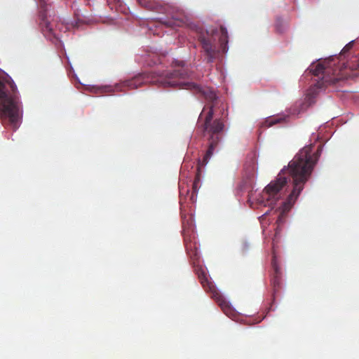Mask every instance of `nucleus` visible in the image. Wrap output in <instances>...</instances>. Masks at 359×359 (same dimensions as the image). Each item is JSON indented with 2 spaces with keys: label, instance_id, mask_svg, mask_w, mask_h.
<instances>
[{
  "label": "nucleus",
  "instance_id": "12",
  "mask_svg": "<svg viewBox=\"0 0 359 359\" xmlns=\"http://www.w3.org/2000/svg\"><path fill=\"white\" fill-rule=\"evenodd\" d=\"M217 302L224 312L226 313L227 311L229 309V306L226 300L222 296H219L217 297Z\"/></svg>",
  "mask_w": 359,
  "mask_h": 359
},
{
  "label": "nucleus",
  "instance_id": "16",
  "mask_svg": "<svg viewBox=\"0 0 359 359\" xmlns=\"http://www.w3.org/2000/svg\"><path fill=\"white\" fill-rule=\"evenodd\" d=\"M278 231H279V230L277 229H276V235H275L276 236H277V235H278Z\"/></svg>",
  "mask_w": 359,
  "mask_h": 359
},
{
  "label": "nucleus",
  "instance_id": "5",
  "mask_svg": "<svg viewBox=\"0 0 359 359\" xmlns=\"http://www.w3.org/2000/svg\"><path fill=\"white\" fill-rule=\"evenodd\" d=\"M217 34V29L211 31L201 30L197 34V39L199 41L202 51L205 55L208 62H212L217 57L220 50L224 53L227 51L228 47V32L224 26H220V36L219 38V47L216 43L215 35Z\"/></svg>",
  "mask_w": 359,
  "mask_h": 359
},
{
  "label": "nucleus",
  "instance_id": "13",
  "mask_svg": "<svg viewBox=\"0 0 359 359\" xmlns=\"http://www.w3.org/2000/svg\"><path fill=\"white\" fill-rule=\"evenodd\" d=\"M285 119V118H272L270 120H266L265 123L267 127H270L273 126L278 123L282 122Z\"/></svg>",
  "mask_w": 359,
  "mask_h": 359
},
{
  "label": "nucleus",
  "instance_id": "11",
  "mask_svg": "<svg viewBox=\"0 0 359 359\" xmlns=\"http://www.w3.org/2000/svg\"><path fill=\"white\" fill-rule=\"evenodd\" d=\"M274 270H275L276 275L273 277L272 283H273V285L274 288H278L280 285V272L278 271V269L275 266H274Z\"/></svg>",
  "mask_w": 359,
  "mask_h": 359
},
{
  "label": "nucleus",
  "instance_id": "3",
  "mask_svg": "<svg viewBox=\"0 0 359 359\" xmlns=\"http://www.w3.org/2000/svg\"><path fill=\"white\" fill-rule=\"evenodd\" d=\"M355 41L347 43L341 50L339 57L324 60L310 68V72L318 80L313 87V91L324 87L335 85L338 81L357 76L359 74V53L350 56Z\"/></svg>",
  "mask_w": 359,
  "mask_h": 359
},
{
  "label": "nucleus",
  "instance_id": "9",
  "mask_svg": "<svg viewBox=\"0 0 359 359\" xmlns=\"http://www.w3.org/2000/svg\"><path fill=\"white\" fill-rule=\"evenodd\" d=\"M198 278L201 281V283L203 285V287H208L211 289V283H209L206 274L204 271H201L198 274Z\"/></svg>",
  "mask_w": 359,
  "mask_h": 359
},
{
  "label": "nucleus",
  "instance_id": "2",
  "mask_svg": "<svg viewBox=\"0 0 359 359\" xmlns=\"http://www.w3.org/2000/svg\"><path fill=\"white\" fill-rule=\"evenodd\" d=\"M312 152V146L304 147L284 167L276 180L271 181L257 198L258 203L264 206L273 205L284 196V188L287 186L288 177L292 179L293 188L287 199L282 203L283 212L288 211L304 189L305 183L309 179L313 167L318 161V151ZM283 212L278 217L276 222L278 225L283 222Z\"/></svg>",
  "mask_w": 359,
  "mask_h": 359
},
{
  "label": "nucleus",
  "instance_id": "10",
  "mask_svg": "<svg viewBox=\"0 0 359 359\" xmlns=\"http://www.w3.org/2000/svg\"><path fill=\"white\" fill-rule=\"evenodd\" d=\"M183 23V20L180 18H172V20H169L165 22V24L168 27H180Z\"/></svg>",
  "mask_w": 359,
  "mask_h": 359
},
{
  "label": "nucleus",
  "instance_id": "8",
  "mask_svg": "<svg viewBox=\"0 0 359 359\" xmlns=\"http://www.w3.org/2000/svg\"><path fill=\"white\" fill-rule=\"evenodd\" d=\"M41 25L45 29V31L55 36L54 25L53 23L50 22L46 18H43L42 19Z\"/></svg>",
  "mask_w": 359,
  "mask_h": 359
},
{
  "label": "nucleus",
  "instance_id": "6",
  "mask_svg": "<svg viewBox=\"0 0 359 359\" xmlns=\"http://www.w3.org/2000/svg\"><path fill=\"white\" fill-rule=\"evenodd\" d=\"M184 241L187 252L189 257L196 262L199 259L198 245L196 241V236L193 229H184L183 230Z\"/></svg>",
  "mask_w": 359,
  "mask_h": 359
},
{
  "label": "nucleus",
  "instance_id": "15",
  "mask_svg": "<svg viewBox=\"0 0 359 359\" xmlns=\"http://www.w3.org/2000/svg\"><path fill=\"white\" fill-rule=\"evenodd\" d=\"M280 25H281V21L278 18V19H277L276 22V28L277 32H283V30L280 28Z\"/></svg>",
  "mask_w": 359,
  "mask_h": 359
},
{
  "label": "nucleus",
  "instance_id": "14",
  "mask_svg": "<svg viewBox=\"0 0 359 359\" xmlns=\"http://www.w3.org/2000/svg\"><path fill=\"white\" fill-rule=\"evenodd\" d=\"M140 5L143 7L147 8V9H151V6L150 5V2L148 0H137Z\"/></svg>",
  "mask_w": 359,
  "mask_h": 359
},
{
  "label": "nucleus",
  "instance_id": "1",
  "mask_svg": "<svg viewBox=\"0 0 359 359\" xmlns=\"http://www.w3.org/2000/svg\"><path fill=\"white\" fill-rule=\"evenodd\" d=\"M178 66L177 69L161 75L155 82H158L164 87H178L182 89L190 90L194 93L203 97L208 102L198 120V128L202 132L204 137L208 136V147L203 160H198L191 196V199L194 201V195L197 194L199 189L201 168L208 163L215 149L217 147L222 139L224 123L221 118L213 120L214 107L217 100L215 90L209 87H202L194 82L185 81L186 79L191 77V72L187 67H184V62L182 61L179 62Z\"/></svg>",
  "mask_w": 359,
  "mask_h": 359
},
{
  "label": "nucleus",
  "instance_id": "4",
  "mask_svg": "<svg viewBox=\"0 0 359 359\" xmlns=\"http://www.w3.org/2000/svg\"><path fill=\"white\" fill-rule=\"evenodd\" d=\"M22 109L17 86L11 78L0 76V117L13 130L19 126Z\"/></svg>",
  "mask_w": 359,
  "mask_h": 359
},
{
  "label": "nucleus",
  "instance_id": "7",
  "mask_svg": "<svg viewBox=\"0 0 359 359\" xmlns=\"http://www.w3.org/2000/svg\"><path fill=\"white\" fill-rule=\"evenodd\" d=\"M147 82H149L148 77L144 74H139L130 80L126 81L125 86L130 89H136Z\"/></svg>",
  "mask_w": 359,
  "mask_h": 359
}]
</instances>
